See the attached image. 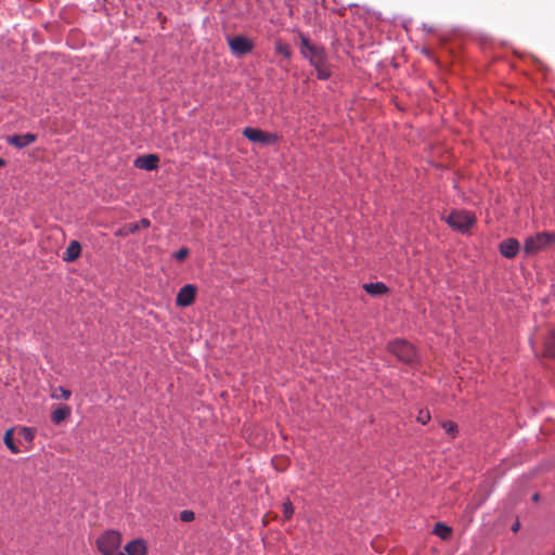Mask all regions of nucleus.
<instances>
[{
	"label": "nucleus",
	"mask_w": 555,
	"mask_h": 555,
	"mask_svg": "<svg viewBox=\"0 0 555 555\" xmlns=\"http://www.w3.org/2000/svg\"><path fill=\"white\" fill-rule=\"evenodd\" d=\"M539 499H540V495H539L538 493H534V494H533V496H532V500H533L534 502H538V501H539Z\"/></svg>",
	"instance_id": "c85d7f7f"
},
{
	"label": "nucleus",
	"mask_w": 555,
	"mask_h": 555,
	"mask_svg": "<svg viewBox=\"0 0 555 555\" xmlns=\"http://www.w3.org/2000/svg\"><path fill=\"white\" fill-rule=\"evenodd\" d=\"M283 517L285 520L291 519L294 514V507L289 500L285 501L282 505Z\"/></svg>",
	"instance_id": "4be33fe9"
},
{
	"label": "nucleus",
	"mask_w": 555,
	"mask_h": 555,
	"mask_svg": "<svg viewBox=\"0 0 555 555\" xmlns=\"http://www.w3.org/2000/svg\"><path fill=\"white\" fill-rule=\"evenodd\" d=\"M37 137L33 133L14 134L7 138V142L16 149H23L36 141Z\"/></svg>",
	"instance_id": "9d476101"
},
{
	"label": "nucleus",
	"mask_w": 555,
	"mask_h": 555,
	"mask_svg": "<svg viewBox=\"0 0 555 555\" xmlns=\"http://www.w3.org/2000/svg\"><path fill=\"white\" fill-rule=\"evenodd\" d=\"M4 164H5V162L2 158H0V167H3Z\"/></svg>",
	"instance_id": "c756f323"
},
{
	"label": "nucleus",
	"mask_w": 555,
	"mask_h": 555,
	"mask_svg": "<svg viewBox=\"0 0 555 555\" xmlns=\"http://www.w3.org/2000/svg\"><path fill=\"white\" fill-rule=\"evenodd\" d=\"M3 440H4L5 446L12 453H14V454L20 453V449L17 448V446L15 444V442L13 440V428H10L5 431Z\"/></svg>",
	"instance_id": "6ab92c4d"
},
{
	"label": "nucleus",
	"mask_w": 555,
	"mask_h": 555,
	"mask_svg": "<svg viewBox=\"0 0 555 555\" xmlns=\"http://www.w3.org/2000/svg\"><path fill=\"white\" fill-rule=\"evenodd\" d=\"M196 295V287L193 284H186L180 288L176 304L179 307H189L194 302Z\"/></svg>",
	"instance_id": "6e6552de"
},
{
	"label": "nucleus",
	"mask_w": 555,
	"mask_h": 555,
	"mask_svg": "<svg viewBox=\"0 0 555 555\" xmlns=\"http://www.w3.org/2000/svg\"><path fill=\"white\" fill-rule=\"evenodd\" d=\"M363 288L367 294L372 296L383 295L388 292V287L382 282L366 283L363 285Z\"/></svg>",
	"instance_id": "dca6fc26"
},
{
	"label": "nucleus",
	"mask_w": 555,
	"mask_h": 555,
	"mask_svg": "<svg viewBox=\"0 0 555 555\" xmlns=\"http://www.w3.org/2000/svg\"><path fill=\"white\" fill-rule=\"evenodd\" d=\"M416 421L423 425L427 424L430 421V413L428 410H421L416 417Z\"/></svg>",
	"instance_id": "393cba45"
},
{
	"label": "nucleus",
	"mask_w": 555,
	"mask_h": 555,
	"mask_svg": "<svg viewBox=\"0 0 555 555\" xmlns=\"http://www.w3.org/2000/svg\"><path fill=\"white\" fill-rule=\"evenodd\" d=\"M125 551L128 555H147V547L142 539L130 541L125 546Z\"/></svg>",
	"instance_id": "4468645a"
},
{
	"label": "nucleus",
	"mask_w": 555,
	"mask_h": 555,
	"mask_svg": "<svg viewBox=\"0 0 555 555\" xmlns=\"http://www.w3.org/2000/svg\"><path fill=\"white\" fill-rule=\"evenodd\" d=\"M275 51H276V53H279L287 59L291 57V54H292L289 47L286 43L281 42V41H278L275 43Z\"/></svg>",
	"instance_id": "412c9836"
},
{
	"label": "nucleus",
	"mask_w": 555,
	"mask_h": 555,
	"mask_svg": "<svg viewBox=\"0 0 555 555\" xmlns=\"http://www.w3.org/2000/svg\"><path fill=\"white\" fill-rule=\"evenodd\" d=\"M555 243V233L553 232H541L534 235L528 236L525 240L524 253L526 256L537 255L538 253L545 250Z\"/></svg>",
	"instance_id": "f03ea898"
},
{
	"label": "nucleus",
	"mask_w": 555,
	"mask_h": 555,
	"mask_svg": "<svg viewBox=\"0 0 555 555\" xmlns=\"http://www.w3.org/2000/svg\"><path fill=\"white\" fill-rule=\"evenodd\" d=\"M243 135L251 142H257L266 145L273 144L276 142L275 134L250 127H247L243 130Z\"/></svg>",
	"instance_id": "0eeeda50"
},
{
	"label": "nucleus",
	"mask_w": 555,
	"mask_h": 555,
	"mask_svg": "<svg viewBox=\"0 0 555 555\" xmlns=\"http://www.w3.org/2000/svg\"><path fill=\"white\" fill-rule=\"evenodd\" d=\"M81 254V245L78 241H72L65 251L63 253L62 259L66 262L76 261Z\"/></svg>",
	"instance_id": "ddd939ff"
},
{
	"label": "nucleus",
	"mask_w": 555,
	"mask_h": 555,
	"mask_svg": "<svg viewBox=\"0 0 555 555\" xmlns=\"http://www.w3.org/2000/svg\"><path fill=\"white\" fill-rule=\"evenodd\" d=\"M70 396H72L70 390L65 389L62 386L54 388L53 392L51 393V398L56 399V400L57 399L68 400L70 398Z\"/></svg>",
	"instance_id": "aec40b11"
},
{
	"label": "nucleus",
	"mask_w": 555,
	"mask_h": 555,
	"mask_svg": "<svg viewBox=\"0 0 555 555\" xmlns=\"http://www.w3.org/2000/svg\"><path fill=\"white\" fill-rule=\"evenodd\" d=\"M388 351L404 363H413L416 358L415 348L403 339H395L388 344Z\"/></svg>",
	"instance_id": "7ed1b4c3"
},
{
	"label": "nucleus",
	"mask_w": 555,
	"mask_h": 555,
	"mask_svg": "<svg viewBox=\"0 0 555 555\" xmlns=\"http://www.w3.org/2000/svg\"><path fill=\"white\" fill-rule=\"evenodd\" d=\"M195 515L192 511L184 509L180 513V519L184 522L192 521L194 519Z\"/></svg>",
	"instance_id": "a878e982"
},
{
	"label": "nucleus",
	"mask_w": 555,
	"mask_h": 555,
	"mask_svg": "<svg viewBox=\"0 0 555 555\" xmlns=\"http://www.w3.org/2000/svg\"><path fill=\"white\" fill-rule=\"evenodd\" d=\"M300 53L315 68L319 79L325 80L331 76L327 55L323 47L312 44L306 36L301 35Z\"/></svg>",
	"instance_id": "f257e3e1"
},
{
	"label": "nucleus",
	"mask_w": 555,
	"mask_h": 555,
	"mask_svg": "<svg viewBox=\"0 0 555 555\" xmlns=\"http://www.w3.org/2000/svg\"><path fill=\"white\" fill-rule=\"evenodd\" d=\"M159 158L154 154L139 156L134 160V166L139 169L154 170L158 167Z\"/></svg>",
	"instance_id": "9b49d317"
},
{
	"label": "nucleus",
	"mask_w": 555,
	"mask_h": 555,
	"mask_svg": "<svg viewBox=\"0 0 555 555\" xmlns=\"http://www.w3.org/2000/svg\"><path fill=\"white\" fill-rule=\"evenodd\" d=\"M543 344V356L555 358V328L547 332V334L544 336Z\"/></svg>",
	"instance_id": "2eb2a0df"
},
{
	"label": "nucleus",
	"mask_w": 555,
	"mask_h": 555,
	"mask_svg": "<svg viewBox=\"0 0 555 555\" xmlns=\"http://www.w3.org/2000/svg\"><path fill=\"white\" fill-rule=\"evenodd\" d=\"M446 221L452 229L464 232L475 223V217L468 211L456 210L452 211Z\"/></svg>",
	"instance_id": "39448f33"
},
{
	"label": "nucleus",
	"mask_w": 555,
	"mask_h": 555,
	"mask_svg": "<svg viewBox=\"0 0 555 555\" xmlns=\"http://www.w3.org/2000/svg\"><path fill=\"white\" fill-rule=\"evenodd\" d=\"M116 555H128V554H127V553H126V554H125V553H118V554H116Z\"/></svg>",
	"instance_id": "7c9ffc66"
},
{
	"label": "nucleus",
	"mask_w": 555,
	"mask_h": 555,
	"mask_svg": "<svg viewBox=\"0 0 555 555\" xmlns=\"http://www.w3.org/2000/svg\"><path fill=\"white\" fill-rule=\"evenodd\" d=\"M231 52L240 57L251 52L254 43L245 36H234L228 39Z\"/></svg>",
	"instance_id": "423d86ee"
},
{
	"label": "nucleus",
	"mask_w": 555,
	"mask_h": 555,
	"mask_svg": "<svg viewBox=\"0 0 555 555\" xmlns=\"http://www.w3.org/2000/svg\"><path fill=\"white\" fill-rule=\"evenodd\" d=\"M441 426L451 436H454L457 431V425L452 421H444Z\"/></svg>",
	"instance_id": "b1692460"
},
{
	"label": "nucleus",
	"mask_w": 555,
	"mask_h": 555,
	"mask_svg": "<svg viewBox=\"0 0 555 555\" xmlns=\"http://www.w3.org/2000/svg\"><path fill=\"white\" fill-rule=\"evenodd\" d=\"M121 543V535L118 531L108 530L96 540V546L103 555H114Z\"/></svg>",
	"instance_id": "20e7f679"
},
{
	"label": "nucleus",
	"mask_w": 555,
	"mask_h": 555,
	"mask_svg": "<svg viewBox=\"0 0 555 555\" xmlns=\"http://www.w3.org/2000/svg\"><path fill=\"white\" fill-rule=\"evenodd\" d=\"M70 408L68 405H63L55 409L51 414V421L54 424H60L65 421L70 415Z\"/></svg>",
	"instance_id": "f3484780"
},
{
	"label": "nucleus",
	"mask_w": 555,
	"mask_h": 555,
	"mask_svg": "<svg viewBox=\"0 0 555 555\" xmlns=\"http://www.w3.org/2000/svg\"><path fill=\"white\" fill-rule=\"evenodd\" d=\"M189 256V249L186 247L180 248L176 254L175 258L178 261H183Z\"/></svg>",
	"instance_id": "bb28decb"
},
{
	"label": "nucleus",
	"mask_w": 555,
	"mask_h": 555,
	"mask_svg": "<svg viewBox=\"0 0 555 555\" xmlns=\"http://www.w3.org/2000/svg\"><path fill=\"white\" fill-rule=\"evenodd\" d=\"M520 249V244L518 240L511 237L507 240H504L499 245V250L501 255L507 259H513Z\"/></svg>",
	"instance_id": "1a4fd4ad"
},
{
	"label": "nucleus",
	"mask_w": 555,
	"mask_h": 555,
	"mask_svg": "<svg viewBox=\"0 0 555 555\" xmlns=\"http://www.w3.org/2000/svg\"><path fill=\"white\" fill-rule=\"evenodd\" d=\"M151 225V221L147 218H142L139 222L128 223L124 225L116 235L126 236L128 234L135 233L140 229H145Z\"/></svg>",
	"instance_id": "f8f14e48"
},
{
	"label": "nucleus",
	"mask_w": 555,
	"mask_h": 555,
	"mask_svg": "<svg viewBox=\"0 0 555 555\" xmlns=\"http://www.w3.org/2000/svg\"><path fill=\"white\" fill-rule=\"evenodd\" d=\"M434 533L442 540H448L451 538L452 530L443 522H437L434 528Z\"/></svg>",
	"instance_id": "a211bd4d"
},
{
	"label": "nucleus",
	"mask_w": 555,
	"mask_h": 555,
	"mask_svg": "<svg viewBox=\"0 0 555 555\" xmlns=\"http://www.w3.org/2000/svg\"><path fill=\"white\" fill-rule=\"evenodd\" d=\"M20 435L22 436V438L26 441V442H31L35 438V430L33 428H29V427H23L21 430H20Z\"/></svg>",
	"instance_id": "5701e85b"
},
{
	"label": "nucleus",
	"mask_w": 555,
	"mask_h": 555,
	"mask_svg": "<svg viewBox=\"0 0 555 555\" xmlns=\"http://www.w3.org/2000/svg\"><path fill=\"white\" fill-rule=\"evenodd\" d=\"M519 529V522L513 525L512 530L516 532Z\"/></svg>",
	"instance_id": "cd10ccee"
}]
</instances>
